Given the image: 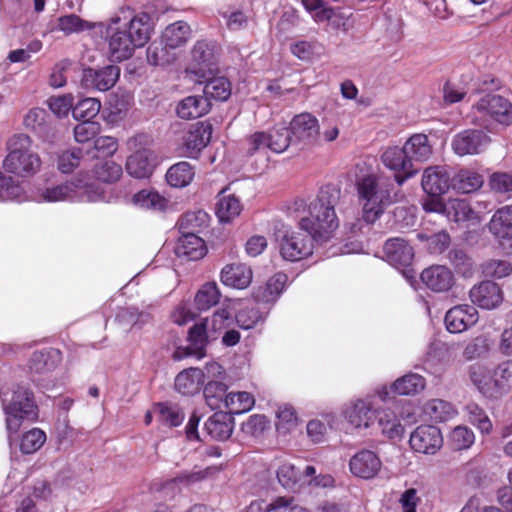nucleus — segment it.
<instances>
[{
	"instance_id": "obj_1",
	"label": "nucleus",
	"mask_w": 512,
	"mask_h": 512,
	"mask_svg": "<svg viewBox=\"0 0 512 512\" xmlns=\"http://www.w3.org/2000/svg\"><path fill=\"white\" fill-rule=\"evenodd\" d=\"M153 30L152 18L145 12L135 15L129 22H122L120 17L111 18L106 30L109 58L116 62L129 59L137 48L148 43Z\"/></svg>"
},
{
	"instance_id": "obj_2",
	"label": "nucleus",
	"mask_w": 512,
	"mask_h": 512,
	"mask_svg": "<svg viewBox=\"0 0 512 512\" xmlns=\"http://www.w3.org/2000/svg\"><path fill=\"white\" fill-rule=\"evenodd\" d=\"M341 191L332 185L322 187L317 197L310 202L309 216L300 220L302 230L308 232L315 241L324 243L330 240L339 226L335 206L340 200Z\"/></svg>"
},
{
	"instance_id": "obj_3",
	"label": "nucleus",
	"mask_w": 512,
	"mask_h": 512,
	"mask_svg": "<svg viewBox=\"0 0 512 512\" xmlns=\"http://www.w3.org/2000/svg\"><path fill=\"white\" fill-rule=\"evenodd\" d=\"M39 203L55 202H109L111 194L90 181L88 175L79 174L69 181L38 188L34 195Z\"/></svg>"
},
{
	"instance_id": "obj_4",
	"label": "nucleus",
	"mask_w": 512,
	"mask_h": 512,
	"mask_svg": "<svg viewBox=\"0 0 512 512\" xmlns=\"http://www.w3.org/2000/svg\"><path fill=\"white\" fill-rule=\"evenodd\" d=\"M32 145L33 140L27 134L12 135L6 142L7 155L2 162L5 172L21 178L37 174L41 169L42 160Z\"/></svg>"
},
{
	"instance_id": "obj_5",
	"label": "nucleus",
	"mask_w": 512,
	"mask_h": 512,
	"mask_svg": "<svg viewBox=\"0 0 512 512\" xmlns=\"http://www.w3.org/2000/svg\"><path fill=\"white\" fill-rule=\"evenodd\" d=\"M362 219L374 223L391 203L389 185L374 173L358 176L355 181Z\"/></svg>"
},
{
	"instance_id": "obj_6",
	"label": "nucleus",
	"mask_w": 512,
	"mask_h": 512,
	"mask_svg": "<svg viewBox=\"0 0 512 512\" xmlns=\"http://www.w3.org/2000/svg\"><path fill=\"white\" fill-rule=\"evenodd\" d=\"M1 398L9 433H16L24 421L37 420L38 408L28 389L18 386L12 391H2Z\"/></svg>"
},
{
	"instance_id": "obj_7",
	"label": "nucleus",
	"mask_w": 512,
	"mask_h": 512,
	"mask_svg": "<svg viewBox=\"0 0 512 512\" xmlns=\"http://www.w3.org/2000/svg\"><path fill=\"white\" fill-rule=\"evenodd\" d=\"M208 215L203 211L186 213L179 221V229L182 233L179 237L175 252L178 257L187 260H199L205 256L207 249L202 238L196 233L199 227L205 224Z\"/></svg>"
},
{
	"instance_id": "obj_8",
	"label": "nucleus",
	"mask_w": 512,
	"mask_h": 512,
	"mask_svg": "<svg viewBox=\"0 0 512 512\" xmlns=\"http://www.w3.org/2000/svg\"><path fill=\"white\" fill-rule=\"evenodd\" d=\"M231 319V313L227 309H221L213 314L211 320L204 319L196 323L189 330L190 346L187 348H178L173 353L174 360H181L188 356H195L201 359L205 356V347L207 344L208 330L217 331L225 326V322Z\"/></svg>"
},
{
	"instance_id": "obj_9",
	"label": "nucleus",
	"mask_w": 512,
	"mask_h": 512,
	"mask_svg": "<svg viewBox=\"0 0 512 512\" xmlns=\"http://www.w3.org/2000/svg\"><path fill=\"white\" fill-rule=\"evenodd\" d=\"M151 139L147 134H137L127 141L132 154L127 158L126 170L137 179L148 178L155 168L154 152L149 148Z\"/></svg>"
},
{
	"instance_id": "obj_10",
	"label": "nucleus",
	"mask_w": 512,
	"mask_h": 512,
	"mask_svg": "<svg viewBox=\"0 0 512 512\" xmlns=\"http://www.w3.org/2000/svg\"><path fill=\"white\" fill-rule=\"evenodd\" d=\"M292 145L308 150L320 144V124L316 116L303 112L295 115L289 124Z\"/></svg>"
},
{
	"instance_id": "obj_11",
	"label": "nucleus",
	"mask_w": 512,
	"mask_h": 512,
	"mask_svg": "<svg viewBox=\"0 0 512 512\" xmlns=\"http://www.w3.org/2000/svg\"><path fill=\"white\" fill-rule=\"evenodd\" d=\"M313 241L314 238L304 230L285 232L278 236L279 253L286 261H300L313 253Z\"/></svg>"
},
{
	"instance_id": "obj_12",
	"label": "nucleus",
	"mask_w": 512,
	"mask_h": 512,
	"mask_svg": "<svg viewBox=\"0 0 512 512\" xmlns=\"http://www.w3.org/2000/svg\"><path fill=\"white\" fill-rule=\"evenodd\" d=\"M191 62L186 72L195 76L196 82L212 76L216 71L215 45L212 42L198 41L191 51Z\"/></svg>"
},
{
	"instance_id": "obj_13",
	"label": "nucleus",
	"mask_w": 512,
	"mask_h": 512,
	"mask_svg": "<svg viewBox=\"0 0 512 512\" xmlns=\"http://www.w3.org/2000/svg\"><path fill=\"white\" fill-rule=\"evenodd\" d=\"M374 395L349 401L342 408L345 420L355 428H368L377 419Z\"/></svg>"
},
{
	"instance_id": "obj_14",
	"label": "nucleus",
	"mask_w": 512,
	"mask_h": 512,
	"mask_svg": "<svg viewBox=\"0 0 512 512\" xmlns=\"http://www.w3.org/2000/svg\"><path fill=\"white\" fill-rule=\"evenodd\" d=\"M479 120L484 122L487 117L500 124L509 125L512 123V105L504 97L496 94L483 96L474 106Z\"/></svg>"
},
{
	"instance_id": "obj_15",
	"label": "nucleus",
	"mask_w": 512,
	"mask_h": 512,
	"mask_svg": "<svg viewBox=\"0 0 512 512\" xmlns=\"http://www.w3.org/2000/svg\"><path fill=\"white\" fill-rule=\"evenodd\" d=\"M409 445L415 453L434 455L443 445V436L434 425H420L410 434Z\"/></svg>"
},
{
	"instance_id": "obj_16",
	"label": "nucleus",
	"mask_w": 512,
	"mask_h": 512,
	"mask_svg": "<svg viewBox=\"0 0 512 512\" xmlns=\"http://www.w3.org/2000/svg\"><path fill=\"white\" fill-rule=\"evenodd\" d=\"M491 138L482 130L467 129L456 134L452 139V149L459 156L477 155L484 152Z\"/></svg>"
},
{
	"instance_id": "obj_17",
	"label": "nucleus",
	"mask_w": 512,
	"mask_h": 512,
	"mask_svg": "<svg viewBox=\"0 0 512 512\" xmlns=\"http://www.w3.org/2000/svg\"><path fill=\"white\" fill-rule=\"evenodd\" d=\"M381 161L385 167L395 172V181L402 185L407 179L414 177L418 169L414 168L404 152V146L388 147L381 155Z\"/></svg>"
},
{
	"instance_id": "obj_18",
	"label": "nucleus",
	"mask_w": 512,
	"mask_h": 512,
	"mask_svg": "<svg viewBox=\"0 0 512 512\" xmlns=\"http://www.w3.org/2000/svg\"><path fill=\"white\" fill-rule=\"evenodd\" d=\"M120 77V68L116 65H108L99 69H86L83 72L82 83L86 88L98 91H108Z\"/></svg>"
},
{
	"instance_id": "obj_19",
	"label": "nucleus",
	"mask_w": 512,
	"mask_h": 512,
	"mask_svg": "<svg viewBox=\"0 0 512 512\" xmlns=\"http://www.w3.org/2000/svg\"><path fill=\"white\" fill-rule=\"evenodd\" d=\"M478 311L472 305H458L445 315V325L451 333H461L477 323Z\"/></svg>"
},
{
	"instance_id": "obj_20",
	"label": "nucleus",
	"mask_w": 512,
	"mask_h": 512,
	"mask_svg": "<svg viewBox=\"0 0 512 512\" xmlns=\"http://www.w3.org/2000/svg\"><path fill=\"white\" fill-rule=\"evenodd\" d=\"M469 296L474 304L488 310L498 307L503 301L501 288L491 281H483L473 286Z\"/></svg>"
},
{
	"instance_id": "obj_21",
	"label": "nucleus",
	"mask_w": 512,
	"mask_h": 512,
	"mask_svg": "<svg viewBox=\"0 0 512 512\" xmlns=\"http://www.w3.org/2000/svg\"><path fill=\"white\" fill-rule=\"evenodd\" d=\"M382 466L379 457L370 450L356 453L349 462L350 471L357 477L371 479L375 477Z\"/></svg>"
},
{
	"instance_id": "obj_22",
	"label": "nucleus",
	"mask_w": 512,
	"mask_h": 512,
	"mask_svg": "<svg viewBox=\"0 0 512 512\" xmlns=\"http://www.w3.org/2000/svg\"><path fill=\"white\" fill-rule=\"evenodd\" d=\"M386 261L395 267H406L411 264L414 250L402 238H392L385 242L383 247Z\"/></svg>"
},
{
	"instance_id": "obj_23",
	"label": "nucleus",
	"mask_w": 512,
	"mask_h": 512,
	"mask_svg": "<svg viewBox=\"0 0 512 512\" xmlns=\"http://www.w3.org/2000/svg\"><path fill=\"white\" fill-rule=\"evenodd\" d=\"M422 188L430 196L437 197L448 191L450 176L442 166H430L424 170Z\"/></svg>"
},
{
	"instance_id": "obj_24",
	"label": "nucleus",
	"mask_w": 512,
	"mask_h": 512,
	"mask_svg": "<svg viewBox=\"0 0 512 512\" xmlns=\"http://www.w3.org/2000/svg\"><path fill=\"white\" fill-rule=\"evenodd\" d=\"M421 280L434 292H446L454 284V275L446 266L433 265L422 271Z\"/></svg>"
},
{
	"instance_id": "obj_25",
	"label": "nucleus",
	"mask_w": 512,
	"mask_h": 512,
	"mask_svg": "<svg viewBox=\"0 0 512 512\" xmlns=\"http://www.w3.org/2000/svg\"><path fill=\"white\" fill-rule=\"evenodd\" d=\"M212 136V126L207 122H199L185 136L184 147L189 157H196L207 146Z\"/></svg>"
},
{
	"instance_id": "obj_26",
	"label": "nucleus",
	"mask_w": 512,
	"mask_h": 512,
	"mask_svg": "<svg viewBox=\"0 0 512 512\" xmlns=\"http://www.w3.org/2000/svg\"><path fill=\"white\" fill-rule=\"evenodd\" d=\"M234 427V420L231 415L224 411L215 412L204 424L205 432L214 440H227Z\"/></svg>"
},
{
	"instance_id": "obj_27",
	"label": "nucleus",
	"mask_w": 512,
	"mask_h": 512,
	"mask_svg": "<svg viewBox=\"0 0 512 512\" xmlns=\"http://www.w3.org/2000/svg\"><path fill=\"white\" fill-rule=\"evenodd\" d=\"M211 108L207 98L202 95H191L178 102L177 116L181 119L191 120L206 115Z\"/></svg>"
},
{
	"instance_id": "obj_28",
	"label": "nucleus",
	"mask_w": 512,
	"mask_h": 512,
	"mask_svg": "<svg viewBox=\"0 0 512 512\" xmlns=\"http://www.w3.org/2000/svg\"><path fill=\"white\" fill-rule=\"evenodd\" d=\"M468 376L475 388L487 398H495L494 395V371L482 363H474L469 366Z\"/></svg>"
},
{
	"instance_id": "obj_29",
	"label": "nucleus",
	"mask_w": 512,
	"mask_h": 512,
	"mask_svg": "<svg viewBox=\"0 0 512 512\" xmlns=\"http://www.w3.org/2000/svg\"><path fill=\"white\" fill-rule=\"evenodd\" d=\"M61 361V353L57 349L36 351L30 358L29 369L33 375L43 376L58 366Z\"/></svg>"
},
{
	"instance_id": "obj_30",
	"label": "nucleus",
	"mask_w": 512,
	"mask_h": 512,
	"mask_svg": "<svg viewBox=\"0 0 512 512\" xmlns=\"http://www.w3.org/2000/svg\"><path fill=\"white\" fill-rule=\"evenodd\" d=\"M192 36V30L188 23L184 21H176L168 25L161 34L162 44L173 48L179 52Z\"/></svg>"
},
{
	"instance_id": "obj_31",
	"label": "nucleus",
	"mask_w": 512,
	"mask_h": 512,
	"mask_svg": "<svg viewBox=\"0 0 512 512\" xmlns=\"http://www.w3.org/2000/svg\"><path fill=\"white\" fill-rule=\"evenodd\" d=\"M403 146L404 152H406L411 163L413 161L426 162L433 154V148L428 136L422 133L412 135Z\"/></svg>"
},
{
	"instance_id": "obj_32",
	"label": "nucleus",
	"mask_w": 512,
	"mask_h": 512,
	"mask_svg": "<svg viewBox=\"0 0 512 512\" xmlns=\"http://www.w3.org/2000/svg\"><path fill=\"white\" fill-rule=\"evenodd\" d=\"M221 281L224 285L244 289L252 281V270L245 264H231L221 271Z\"/></svg>"
},
{
	"instance_id": "obj_33",
	"label": "nucleus",
	"mask_w": 512,
	"mask_h": 512,
	"mask_svg": "<svg viewBox=\"0 0 512 512\" xmlns=\"http://www.w3.org/2000/svg\"><path fill=\"white\" fill-rule=\"evenodd\" d=\"M133 204L143 210L163 212L169 205V200L155 190L143 189L133 195Z\"/></svg>"
},
{
	"instance_id": "obj_34",
	"label": "nucleus",
	"mask_w": 512,
	"mask_h": 512,
	"mask_svg": "<svg viewBox=\"0 0 512 512\" xmlns=\"http://www.w3.org/2000/svg\"><path fill=\"white\" fill-rule=\"evenodd\" d=\"M204 383V373L199 368H189L180 372L175 378V389L183 395H193Z\"/></svg>"
},
{
	"instance_id": "obj_35",
	"label": "nucleus",
	"mask_w": 512,
	"mask_h": 512,
	"mask_svg": "<svg viewBox=\"0 0 512 512\" xmlns=\"http://www.w3.org/2000/svg\"><path fill=\"white\" fill-rule=\"evenodd\" d=\"M287 282V275L284 273H277L267 281L263 287H258L254 291V298L258 302L269 303L274 302L282 293Z\"/></svg>"
},
{
	"instance_id": "obj_36",
	"label": "nucleus",
	"mask_w": 512,
	"mask_h": 512,
	"mask_svg": "<svg viewBox=\"0 0 512 512\" xmlns=\"http://www.w3.org/2000/svg\"><path fill=\"white\" fill-rule=\"evenodd\" d=\"M195 176V168L187 161L172 165L166 172L167 183L175 188L188 186Z\"/></svg>"
},
{
	"instance_id": "obj_37",
	"label": "nucleus",
	"mask_w": 512,
	"mask_h": 512,
	"mask_svg": "<svg viewBox=\"0 0 512 512\" xmlns=\"http://www.w3.org/2000/svg\"><path fill=\"white\" fill-rule=\"evenodd\" d=\"M426 381L424 377L417 373H408L393 382L392 391L396 395L410 396L424 390Z\"/></svg>"
},
{
	"instance_id": "obj_38",
	"label": "nucleus",
	"mask_w": 512,
	"mask_h": 512,
	"mask_svg": "<svg viewBox=\"0 0 512 512\" xmlns=\"http://www.w3.org/2000/svg\"><path fill=\"white\" fill-rule=\"evenodd\" d=\"M207 76L206 79H201L200 83H204V97L209 99H215L219 101H226L231 95V83L223 77H212Z\"/></svg>"
},
{
	"instance_id": "obj_39",
	"label": "nucleus",
	"mask_w": 512,
	"mask_h": 512,
	"mask_svg": "<svg viewBox=\"0 0 512 512\" xmlns=\"http://www.w3.org/2000/svg\"><path fill=\"white\" fill-rule=\"evenodd\" d=\"M215 210L220 222H230L240 214L242 205L236 196L221 192Z\"/></svg>"
},
{
	"instance_id": "obj_40",
	"label": "nucleus",
	"mask_w": 512,
	"mask_h": 512,
	"mask_svg": "<svg viewBox=\"0 0 512 512\" xmlns=\"http://www.w3.org/2000/svg\"><path fill=\"white\" fill-rule=\"evenodd\" d=\"M179 52L159 42H153L147 49V60L155 66H166L172 64L178 58Z\"/></svg>"
},
{
	"instance_id": "obj_41",
	"label": "nucleus",
	"mask_w": 512,
	"mask_h": 512,
	"mask_svg": "<svg viewBox=\"0 0 512 512\" xmlns=\"http://www.w3.org/2000/svg\"><path fill=\"white\" fill-rule=\"evenodd\" d=\"M493 371L494 395L495 398H498L512 387V360L501 362Z\"/></svg>"
},
{
	"instance_id": "obj_42",
	"label": "nucleus",
	"mask_w": 512,
	"mask_h": 512,
	"mask_svg": "<svg viewBox=\"0 0 512 512\" xmlns=\"http://www.w3.org/2000/svg\"><path fill=\"white\" fill-rule=\"evenodd\" d=\"M276 429L279 433L287 434L298 426V416L294 407L290 404H280L276 410Z\"/></svg>"
},
{
	"instance_id": "obj_43",
	"label": "nucleus",
	"mask_w": 512,
	"mask_h": 512,
	"mask_svg": "<svg viewBox=\"0 0 512 512\" xmlns=\"http://www.w3.org/2000/svg\"><path fill=\"white\" fill-rule=\"evenodd\" d=\"M447 218L454 222H464L477 219L476 213L469 203L463 199H451L446 203Z\"/></svg>"
},
{
	"instance_id": "obj_44",
	"label": "nucleus",
	"mask_w": 512,
	"mask_h": 512,
	"mask_svg": "<svg viewBox=\"0 0 512 512\" xmlns=\"http://www.w3.org/2000/svg\"><path fill=\"white\" fill-rule=\"evenodd\" d=\"M221 293L215 282L205 283L195 295V305L198 310L206 311L217 305L220 301Z\"/></svg>"
},
{
	"instance_id": "obj_45",
	"label": "nucleus",
	"mask_w": 512,
	"mask_h": 512,
	"mask_svg": "<svg viewBox=\"0 0 512 512\" xmlns=\"http://www.w3.org/2000/svg\"><path fill=\"white\" fill-rule=\"evenodd\" d=\"M254 397L248 392H230L226 396L225 409L229 415L241 414L254 406Z\"/></svg>"
},
{
	"instance_id": "obj_46",
	"label": "nucleus",
	"mask_w": 512,
	"mask_h": 512,
	"mask_svg": "<svg viewBox=\"0 0 512 512\" xmlns=\"http://www.w3.org/2000/svg\"><path fill=\"white\" fill-rule=\"evenodd\" d=\"M227 395V385L223 382L209 381L204 387L206 403L213 410L225 407Z\"/></svg>"
},
{
	"instance_id": "obj_47",
	"label": "nucleus",
	"mask_w": 512,
	"mask_h": 512,
	"mask_svg": "<svg viewBox=\"0 0 512 512\" xmlns=\"http://www.w3.org/2000/svg\"><path fill=\"white\" fill-rule=\"evenodd\" d=\"M160 421L170 427H177L182 424L185 414L182 408L175 403L165 402L156 405Z\"/></svg>"
},
{
	"instance_id": "obj_48",
	"label": "nucleus",
	"mask_w": 512,
	"mask_h": 512,
	"mask_svg": "<svg viewBox=\"0 0 512 512\" xmlns=\"http://www.w3.org/2000/svg\"><path fill=\"white\" fill-rule=\"evenodd\" d=\"M426 413L436 422H445L454 418L457 414L454 406L441 399H433L426 404Z\"/></svg>"
},
{
	"instance_id": "obj_49",
	"label": "nucleus",
	"mask_w": 512,
	"mask_h": 512,
	"mask_svg": "<svg viewBox=\"0 0 512 512\" xmlns=\"http://www.w3.org/2000/svg\"><path fill=\"white\" fill-rule=\"evenodd\" d=\"M468 421L474 425L482 434H489L492 431V422L485 410L477 403L470 402L465 406Z\"/></svg>"
},
{
	"instance_id": "obj_50",
	"label": "nucleus",
	"mask_w": 512,
	"mask_h": 512,
	"mask_svg": "<svg viewBox=\"0 0 512 512\" xmlns=\"http://www.w3.org/2000/svg\"><path fill=\"white\" fill-rule=\"evenodd\" d=\"M279 483L286 489L296 490L303 479V473L291 463H283L276 472Z\"/></svg>"
},
{
	"instance_id": "obj_51",
	"label": "nucleus",
	"mask_w": 512,
	"mask_h": 512,
	"mask_svg": "<svg viewBox=\"0 0 512 512\" xmlns=\"http://www.w3.org/2000/svg\"><path fill=\"white\" fill-rule=\"evenodd\" d=\"M482 184L481 175L473 171L462 170L456 175L453 186L457 191L468 194L478 190Z\"/></svg>"
},
{
	"instance_id": "obj_52",
	"label": "nucleus",
	"mask_w": 512,
	"mask_h": 512,
	"mask_svg": "<svg viewBox=\"0 0 512 512\" xmlns=\"http://www.w3.org/2000/svg\"><path fill=\"white\" fill-rule=\"evenodd\" d=\"M94 28V24L83 20L78 15L69 14L61 16L57 21L56 29L64 32L66 35L79 33Z\"/></svg>"
},
{
	"instance_id": "obj_53",
	"label": "nucleus",
	"mask_w": 512,
	"mask_h": 512,
	"mask_svg": "<svg viewBox=\"0 0 512 512\" xmlns=\"http://www.w3.org/2000/svg\"><path fill=\"white\" fill-rule=\"evenodd\" d=\"M94 174L103 183H114L122 176V167L112 160H105L95 165Z\"/></svg>"
},
{
	"instance_id": "obj_54",
	"label": "nucleus",
	"mask_w": 512,
	"mask_h": 512,
	"mask_svg": "<svg viewBox=\"0 0 512 512\" xmlns=\"http://www.w3.org/2000/svg\"><path fill=\"white\" fill-rule=\"evenodd\" d=\"M101 109V102L96 98H85L80 100L73 108V117L77 120L91 121Z\"/></svg>"
},
{
	"instance_id": "obj_55",
	"label": "nucleus",
	"mask_w": 512,
	"mask_h": 512,
	"mask_svg": "<svg viewBox=\"0 0 512 512\" xmlns=\"http://www.w3.org/2000/svg\"><path fill=\"white\" fill-rule=\"evenodd\" d=\"M23 194L20 182L0 171V201L17 200Z\"/></svg>"
},
{
	"instance_id": "obj_56",
	"label": "nucleus",
	"mask_w": 512,
	"mask_h": 512,
	"mask_svg": "<svg viewBox=\"0 0 512 512\" xmlns=\"http://www.w3.org/2000/svg\"><path fill=\"white\" fill-rule=\"evenodd\" d=\"M46 441V434L39 428H33L24 433L20 440V450L24 454L38 451Z\"/></svg>"
},
{
	"instance_id": "obj_57",
	"label": "nucleus",
	"mask_w": 512,
	"mask_h": 512,
	"mask_svg": "<svg viewBox=\"0 0 512 512\" xmlns=\"http://www.w3.org/2000/svg\"><path fill=\"white\" fill-rule=\"evenodd\" d=\"M449 260L457 273L463 277H471L474 273V262L463 250L454 249L449 252Z\"/></svg>"
},
{
	"instance_id": "obj_58",
	"label": "nucleus",
	"mask_w": 512,
	"mask_h": 512,
	"mask_svg": "<svg viewBox=\"0 0 512 512\" xmlns=\"http://www.w3.org/2000/svg\"><path fill=\"white\" fill-rule=\"evenodd\" d=\"M481 271L485 277L503 278L512 271L511 264L502 259H489L481 264Z\"/></svg>"
},
{
	"instance_id": "obj_59",
	"label": "nucleus",
	"mask_w": 512,
	"mask_h": 512,
	"mask_svg": "<svg viewBox=\"0 0 512 512\" xmlns=\"http://www.w3.org/2000/svg\"><path fill=\"white\" fill-rule=\"evenodd\" d=\"M450 442L455 450H466L475 442L474 432L466 426H457L450 434Z\"/></svg>"
},
{
	"instance_id": "obj_60",
	"label": "nucleus",
	"mask_w": 512,
	"mask_h": 512,
	"mask_svg": "<svg viewBox=\"0 0 512 512\" xmlns=\"http://www.w3.org/2000/svg\"><path fill=\"white\" fill-rule=\"evenodd\" d=\"M117 318L120 322H123L131 327H139L141 328L143 325L148 323L151 320V315L145 311H139L136 307H128L122 309Z\"/></svg>"
},
{
	"instance_id": "obj_61",
	"label": "nucleus",
	"mask_w": 512,
	"mask_h": 512,
	"mask_svg": "<svg viewBox=\"0 0 512 512\" xmlns=\"http://www.w3.org/2000/svg\"><path fill=\"white\" fill-rule=\"evenodd\" d=\"M269 149L275 153L284 152L292 144V137L287 128H274L269 133Z\"/></svg>"
},
{
	"instance_id": "obj_62",
	"label": "nucleus",
	"mask_w": 512,
	"mask_h": 512,
	"mask_svg": "<svg viewBox=\"0 0 512 512\" xmlns=\"http://www.w3.org/2000/svg\"><path fill=\"white\" fill-rule=\"evenodd\" d=\"M84 158L82 149H72L62 152L58 157L57 166L59 171L68 174L77 168Z\"/></svg>"
},
{
	"instance_id": "obj_63",
	"label": "nucleus",
	"mask_w": 512,
	"mask_h": 512,
	"mask_svg": "<svg viewBox=\"0 0 512 512\" xmlns=\"http://www.w3.org/2000/svg\"><path fill=\"white\" fill-rule=\"evenodd\" d=\"M379 425L381 426L383 434L391 439L400 437L404 432V427L400 420L390 412H384L379 417Z\"/></svg>"
},
{
	"instance_id": "obj_64",
	"label": "nucleus",
	"mask_w": 512,
	"mask_h": 512,
	"mask_svg": "<svg viewBox=\"0 0 512 512\" xmlns=\"http://www.w3.org/2000/svg\"><path fill=\"white\" fill-rule=\"evenodd\" d=\"M99 124L93 121H82L74 128L75 140L79 143H86L92 140L99 132Z\"/></svg>"
}]
</instances>
